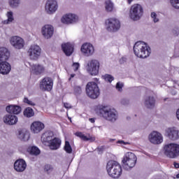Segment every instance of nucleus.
Instances as JSON below:
<instances>
[{"label": "nucleus", "mask_w": 179, "mask_h": 179, "mask_svg": "<svg viewBox=\"0 0 179 179\" xmlns=\"http://www.w3.org/2000/svg\"><path fill=\"white\" fill-rule=\"evenodd\" d=\"M43 170L47 174H50V173L54 171V167H52L51 164H45L43 167Z\"/></svg>", "instance_id": "4c0bfd02"}, {"label": "nucleus", "mask_w": 179, "mask_h": 179, "mask_svg": "<svg viewBox=\"0 0 179 179\" xmlns=\"http://www.w3.org/2000/svg\"><path fill=\"white\" fill-rule=\"evenodd\" d=\"M64 150L66 153H72V146L68 141H65Z\"/></svg>", "instance_id": "58836bf2"}, {"label": "nucleus", "mask_w": 179, "mask_h": 179, "mask_svg": "<svg viewBox=\"0 0 179 179\" xmlns=\"http://www.w3.org/2000/svg\"><path fill=\"white\" fill-rule=\"evenodd\" d=\"M29 131L27 129H18V135H28Z\"/></svg>", "instance_id": "79ce46f5"}, {"label": "nucleus", "mask_w": 179, "mask_h": 179, "mask_svg": "<svg viewBox=\"0 0 179 179\" xmlns=\"http://www.w3.org/2000/svg\"><path fill=\"white\" fill-rule=\"evenodd\" d=\"M156 104V99L153 96H147L144 99V106L146 108H155Z\"/></svg>", "instance_id": "412c9836"}, {"label": "nucleus", "mask_w": 179, "mask_h": 179, "mask_svg": "<svg viewBox=\"0 0 179 179\" xmlns=\"http://www.w3.org/2000/svg\"><path fill=\"white\" fill-rule=\"evenodd\" d=\"M85 69L91 76H97L100 70V62L97 59H91L87 62Z\"/></svg>", "instance_id": "423d86ee"}, {"label": "nucleus", "mask_w": 179, "mask_h": 179, "mask_svg": "<svg viewBox=\"0 0 179 179\" xmlns=\"http://www.w3.org/2000/svg\"><path fill=\"white\" fill-rule=\"evenodd\" d=\"M136 155L134 152H127L122 159L123 167L125 170H131L136 164Z\"/></svg>", "instance_id": "20e7f679"}, {"label": "nucleus", "mask_w": 179, "mask_h": 179, "mask_svg": "<svg viewBox=\"0 0 179 179\" xmlns=\"http://www.w3.org/2000/svg\"><path fill=\"white\" fill-rule=\"evenodd\" d=\"M10 57V52L6 47L0 48V62L8 61Z\"/></svg>", "instance_id": "5701e85b"}, {"label": "nucleus", "mask_w": 179, "mask_h": 179, "mask_svg": "<svg viewBox=\"0 0 179 179\" xmlns=\"http://www.w3.org/2000/svg\"><path fill=\"white\" fill-rule=\"evenodd\" d=\"M31 72L34 75H41L44 72V67L41 64H33L31 66Z\"/></svg>", "instance_id": "bb28decb"}, {"label": "nucleus", "mask_w": 179, "mask_h": 179, "mask_svg": "<svg viewBox=\"0 0 179 179\" xmlns=\"http://www.w3.org/2000/svg\"><path fill=\"white\" fill-rule=\"evenodd\" d=\"M24 103H26L28 106H36V103L33 101H30L27 97L24 98Z\"/></svg>", "instance_id": "a19ab883"}, {"label": "nucleus", "mask_w": 179, "mask_h": 179, "mask_svg": "<svg viewBox=\"0 0 179 179\" xmlns=\"http://www.w3.org/2000/svg\"><path fill=\"white\" fill-rule=\"evenodd\" d=\"M45 9L48 15L55 13L57 9H58V3L57 2V0H48L45 6Z\"/></svg>", "instance_id": "ddd939ff"}, {"label": "nucleus", "mask_w": 179, "mask_h": 179, "mask_svg": "<svg viewBox=\"0 0 179 179\" xmlns=\"http://www.w3.org/2000/svg\"><path fill=\"white\" fill-rule=\"evenodd\" d=\"M64 106L65 108H72V106H71V104H69L68 103H64Z\"/></svg>", "instance_id": "8fccbe9b"}, {"label": "nucleus", "mask_w": 179, "mask_h": 179, "mask_svg": "<svg viewBox=\"0 0 179 179\" xmlns=\"http://www.w3.org/2000/svg\"><path fill=\"white\" fill-rule=\"evenodd\" d=\"M128 3H131L132 2V0H127Z\"/></svg>", "instance_id": "13d9d810"}, {"label": "nucleus", "mask_w": 179, "mask_h": 179, "mask_svg": "<svg viewBox=\"0 0 179 179\" xmlns=\"http://www.w3.org/2000/svg\"><path fill=\"white\" fill-rule=\"evenodd\" d=\"M168 138L171 141H177L179 139V135H168Z\"/></svg>", "instance_id": "49530a36"}, {"label": "nucleus", "mask_w": 179, "mask_h": 179, "mask_svg": "<svg viewBox=\"0 0 179 179\" xmlns=\"http://www.w3.org/2000/svg\"><path fill=\"white\" fill-rule=\"evenodd\" d=\"M21 0H8V4L13 9H16L20 6Z\"/></svg>", "instance_id": "473e14b6"}, {"label": "nucleus", "mask_w": 179, "mask_h": 179, "mask_svg": "<svg viewBox=\"0 0 179 179\" xmlns=\"http://www.w3.org/2000/svg\"><path fill=\"white\" fill-rule=\"evenodd\" d=\"M133 50L135 55L138 58H148L150 55V47L143 41L136 42Z\"/></svg>", "instance_id": "f03ea898"}, {"label": "nucleus", "mask_w": 179, "mask_h": 179, "mask_svg": "<svg viewBox=\"0 0 179 179\" xmlns=\"http://www.w3.org/2000/svg\"><path fill=\"white\" fill-rule=\"evenodd\" d=\"M90 121L93 124L94 122V118H90Z\"/></svg>", "instance_id": "6e6d98bb"}, {"label": "nucleus", "mask_w": 179, "mask_h": 179, "mask_svg": "<svg viewBox=\"0 0 179 179\" xmlns=\"http://www.w3.org/2000/svg\"><path fill=\"white\" fill-rule=\"evenodd\" d=\"M106 30L114 33L118 31L121 27V23L117 18H110L106 22Z\"/></svg>", "instance_id": "1a4fd4ad"}, {"label": "nucleus", "mask_w": 179, "mask_h": 179, "mask_svg": "<svg viewBox=\"0 0 179 179\" xmlns=\"http://www.w3.org/2000/svg\"><path fill=\"white\" fill-rule=\"evenodd\" d=\"M12 71V66L6 61L0 62V73L8 75Z\"/></svg>", "instance_id": "dca6fc26"}, {"label": "nucleus", "mask_w": 179, "mask_h": 179, "mask_svg": "<svg viewBox=\"0 0 179 179\" xmlns=\"http://www.w3.org/2000/svg\"><path fill=\"white\" fill-rule=\"evenodd\" d=\"M62 48L67 57H71L73 53V45L70 43L62 44Z\"/></svg>", "instance_id": "393cba45"}, {"label": "nucleus", "mask_w": 179, "mask_h": 179, "mask_svg": "<svg viewBox=\"0 0 179 179\" xmlns=\"http://www.w3.org/2000/svg\"><path fill=\"white\" fill-rule=\"evenodd\" d=\"M24 115L27 118H31V117H34V110L33 108L28 107L24 110Z\"/></svg>", "instance_id": "7c9ffc66"}, {"label": "nucleus", "mask_w": 179, "mask_h": 179, "mask_svg": "<svg viewBox=\"0 0 179 179\" xmlns=\"http://www.w3.org/2000/svg\"><path fill=\"white\" fill-rule=\"evenodd\" d=\"M3 122L8 125H15L17 123V117L12 114H7L3 116Z\"/></svg>", "instance_id": "a211bd4d"}, {"label": "nucleus", "mask_w": 179, "mask_h": 179, "mask_svg": "<svg viewBox=\"0 0 179 179\" xmlns=\"http://www.w3.org/2000/svg\"><path fill=\"white\" fill-rule=\"evenodd\" d=\"M169 3L172 8L179 9V0H170Z\"/></svg>", "instance_id": "ea45409f"}, {"label": "nucleus", "mask_w": 179, "mask_h": 179, "mask_svg": "<svg viewBox=\"0 0 179 179\" xmlns=\"http://www.w3.org/2000/svg\"><path fill=\"white\" fill-rule=\"evenodd\" d=\"M10 44L15 50H22L24 47V40L18 36H14L10 38Z\"/></svg>", "instance_id": "f8f14e48"}, {"label": "nucleus", "mask_w": 179, "mask_h": 179, "mask_svg": "<svg viewBox=\"0 0 179 179\" xmlns=\"http://www.w3.org/2000/svg\"><path fill=\"white\" fill-rule=\"evenodd\" d=\"M42 142H45V143H49V148L52 149V150H57V149H59L61 146V139L59 138H51V136H44L43 135L41 138Z\"/></svg>", "instance_id": "6e6552de"}, {"label": "nucleus", "mask_w": 179, "mask_h": 179, "mask_svg": "<svg viewBox=\"0 0 179 179\" xmlns=\"http://www.w3.org/2000/svg\"><path fill=\"white\" fill-rule=\"evenodd\" d=\"M105 9L106 12H113L114 3H112L111 0H106L105 1Z\"/></svg>", "instance_id": "2f4dec72"}, {"label": "nucleus", "mask_w": 179, "mask_h": 179, "mask_svg": "<svg viewBox=\"0 0 179 179\" xmlns=\"http://www.w3.org/2000/svg\"><path fill=\"white\" fill-rule=\"evenodd\" d=\"M74 92L76 94H80L82 93V87L80 86H76L74 87Z\"/></svg>", "instance_id": "a18cd8bd"}, {"label": "nucleus", "mask_w": 179, "mask_h": 179, "mask_svg": "<svg viewBox=\"0 0 179 179\" xmlns=\"http://www.w3.org/2000/svg\"><path fill=\"white\" fill-rule=\"evenodd\" d=\"M126 136V140H119L117 141V143L120 145H130L131 144V139H129V137L128 136Z\"/></svg>", "instance_id": "e433bc0d"}, {"label": "nucleus", "mask_w": 179, "mask_h": 179, "mask_svg": "<svg viewBox=\"0 0 179 179\" xmlns=\"http://www.w3.org/2000/svg\"><path fill=\"white\" fill-rule=\"evenodd\" d=\"M76 22H78V16L74 14H67L62 18V23L64 24H71V23H75Z\"/></svg>", "instance_id": "f3484780"}, {"label": "nucleus", "mask_w": 179, "mask_h": 179, "mask_svg": "<svg viewBox=\"0 0 179 179\" xmlns=\"http://www.w3.org/2000/svg\"><path fill=\"white\" fill-rule=\"evenodd\" d=\"M44 124L41 122H34L31 124V131L33 132V134H38L39 132H41L44 129Z\"/></svg>", "instance_id": "aec40b11"}, {"label": "nucleus", "mask_w": 179, "mask_h": 179, "mask_svg": "<svg viewBox=\"0 0 179 179\" xmlns=\"http://www.w3.org/2000/svg\"><path fill=\"white\" fill-rule=\"evenodd\" d=\"M150 135H162V134L159 133L157 131H153Z\"/></svg>", "instance_id": "3c124183"}, {"label": "nucleus", "mask_w": 179, "mask_h": 179, "mask_svg": "<svg viewBox=\"0 0 179 179\" xmlns=\"http://www.w3.org/2000/svg\"><path fill=\"white\" fill-rule=\"evenodd\" d=\"M73 69L75 71H78L79 69L80 64L78 62L73 63L72 65Z\"/></svg>", "instance_id": "de8ad7c7"}, {"label": "nucleus", "mask_w": 179, "mask_h": 179, "mask_svg": "<svg viewBox=\"0 0 179 179\" xmlns=\"http://www.w3.org/2000/svg\"><path fill=\"white\" fill-rule=\"evenodd\" d=\"M45 134H47L48 135H54V133H52V131H48L45 132Z\"/></svg>", "instance_id": "864d4df0"}, {"label": "nucleus", "mask_w": 179, "mask_h": 179, "mask_svg": "<svg viewBox=\"0 0 179 179\" xmlns=\"http://www.w3.org/2000/svg\"><path fill=\"white\" fill-rule=\"evenodd\" d=\"M85 90L86 94L90 99H97L100 96V88L95 82L87 83Z\"/></svg>", "instance_id": "39448f33"}, {"label": "nucleus", "mask_w": 179, "mask_h": 179, "mask_svg": "<svg viewBox=\"0 0 179 179\" xmlns=\"http://www.w3.org/2000/svg\"><path fill=\"white\" fill-rule=\"evenodd\" d=\"M80 137L84 142H94L96 141V137L93 135H77Z\"/></svg>", "instance_id": "c85d7f7f"}, {"label": "nucleus", "mask_w": 179, "mask_h": 179, "mask_svg": "<svg viewBox=\"0 0 179 179\" xmlns=\"http://www.w3.org/2000/svg\"><path fill=\"white\" fill-rule=\"evenodd\" d=\"M72 78H75V74H71L70 78H69V80H71Z\"/></svg>", "instance_id": "5fc2aeb1"}, {"label": "nucleus", "mask_w": 179, "mask_h": 179, "mask_svg": "<svg viewBox=\"0 0 179 179\" xmlns=\"http://www.w3.org/2000/svg\"><path fill=\"white\" fill-rule=\"evenodd\" d=\"M27 54L30 59L36 61L41 55V48L38 45H31L28 49Z\"/></svg>", "instance_id": "9d476101"}, {"label": "nucleus", "mask_w": 179, "mask_h": 179, "mask_svg": "<svg viewBox=\"0 0 179 179\" xmlns=\"http://www.w3.org/2000/svg\"><path fill=\"white\" fill-rule=\"evenodd\" d=\"M151 17H152L154 23H157V22H159V19L157 18V14H156V13H155V12L152 13Z\"/></svg>", "instance_id": "37998d69"}, {"label": "nucleus", "mask_w": 179, "mask_h": 179, "mask_svg": "<svg viewBox=\"0 0 179 179\" xmlns=\"http://www.w3.org/2000/svg\"><path fill=\"white\" fill-rule=\"evenodd\" d=\"M102 79H103V80H105L106 82L111 83V82L114 80V77L110 74H105L102 76Z\"/></svg>", "instance_id": "c9c22d12"}, {"label": "nucleus", "mask_w": 179, "mask_h": 179, "mask_svg": "<svg viewBox=\"0 0 179 179\" xmlns=\"http://www.w3.org/2000/svg\"><path fill=\"white\" fill-rule=\"evenodd\" d=\"M122 87H124V84L122 83H117L116 84V89L119 92H122Z\"/></svg>", "instance_id": "c03bdc74"}, {"label": "nucleus", "mask_w": 179, "mask_h": 179, "mask_svg": "<svg viewBox=\"0 0 179 179\" xmlns=\"http://www.w3.org/2000/svg\"><path fill=\"white\" fill-rule=\"evenodd\" d=\"M173 166L175 169H179V164L177 162H173Z\"/></svg>", "instance_id": "603ef678"}, {"label": "nucleus", "mask_w": 179, "mask_h": 179, "mask_svg": "<svg viewBox=\"0 0 179 179\" xmlns=\"http://www.w3.org/2000/svg\"><path fill=\"white\" fill-rule=\"evenodd\" d=\"M165 134L166 135H178V129L176 127H168L165 129Z\"/></svg>", "instance_id": "c756f323"}, {"label": "nucleus", "mask_w": 179, "mask_h": 179, "mask_svg": "<svg viewBox=\"0 0 179 179\" xmlns=\"http://www.w3.org/2000/svg\"><path fill=\"white\" fill-rule=\"evenodd\" d=\"M122 59H125L124 58H122Z\"/></svg>", "instance_id": "052dcab7"}, {"label": "nucleus", "mask_w": 179, "mask_h": 179, "mask_svg": "<svg viewBox=\"0 0 179 179\" xmlns=\"http://www.w3.org/2000/svg\"><path fill=\"white\" fill-rule=\"evenodd\" d=\"M164 155L169 159H177L179 157V144L171 143L164 145Z\"/></svg>", "instance_id": "7ed1b4c3"}, {"label": "nucleus", "mask_w": 179, "mask_h": 179, "mask_svg": "<svg viewBox=\"0 0 179 179\" xmlns=\"http://www.w3.org/2000/svg\"><path fill=\"white\" fill-rule=\"evenodd\" d=\"M114 170V171L110 172V177H112V178H119L122 174V167L120 163L117 162V164L115 165Z\"/></svg>", "instance_id": "4be33fe9"}, {"label": "nucleus", "mask_w": 179, "mask_h": 179, "mask_svg": "<svg viewBox=\"0 0 179 179\" xmlns=\"http://www.w3.org/2000/svg\"><path fill=\"white\" fill-rule=\"evenodd\" d=\"M27 138L25 139L24 138H26V135H22V136H20V139H21V141H23L24 142H26V141H29V138H30V136H27Z\"/></svg>", "instance_id": "09e8293b"}, {"label": "nucleus", "mask_w": 179, "mask_h": 179, "mask_svg": "<svg viewBox=\"0 0 179 179\" xmlns=\"http://www.w3.org/2000/svg\"><path fill=\"white\" fill-rule=\"evenodd\" d=\"M148 139L154 145H160L163 142V136L162 135H151L149 136Z\"/></svg>", "instance_id": "a878e982"}, {"label": "nucleus", "mask_w": 179, "mask_h": 179, "mask_svg": "<svg viewBox=\"0 0 179 179\" xmlns=\"http://www.w3.org/2000/svg\"><path fill=\"white\" fill-rule=\"evenodd\" d=\"M122 104H125V103L124 102V100L122 101Z\"/></svg>", "instance_id": "bf43d9fd"}, {"label": "nucleus", "mask_w": 179, "mask_h": 179, "mask_svg": "<svg viewBox=\"0 0 179 179\" xmlns=\"http://www.w3.org/2000/svg\"><path fill=\"white\" fill-rule=\"evenodd\" d=\"M80 51L85 57H92L94 54V46L90 43H85L82 45Z\"/></svg>", "instance_id": "4468645a"}, {"label": "nucleus", "mask_w": 179, "mask_h": 179, "mask_svg": "<svg viewBox=\"0 0 179 179\" xmlns=\"http://www.w3.org/2000/svg\"><path fill=\"white\" fill-rule=\"evenodd\" d=\"M6 16L8 19L3 22V24H9L10 23H12V22L14 20L13 13L12 11H8Z\"/></svg>", "instance_id": "72a5a7b5"}, {"label": "nucleus", "mask_w": 179, "mask_h": 179, "mask_svg": "<svg viewBox=\"0 0 179 179\" xmlns=\"http://www.w3.org/2000/svg\"><path fill=\"white\" fill-rule=\"evenodd\" d=\"M75 135H82V133L78 131V132H76V133L75 134Z\"/></svg>", "instance_id": "4d7b16f0"}, {"label": "nucleus", "mask_w": 179, "mask_h": 179, "mask_svg": "<svg viewBox=\"0 0 179 179\" xmlns=\"http://www.w3.org/2000/svg\"><path fill=\"white\" fill-rule=\"evenodd\" d=\"M29 153L34 156H38V155H40V149L36 146H32L30 148Z\"/></svg>", "instance_id": "f704fd0d"}, {"label": "nucleus", "mask_w": 179, "mask_h": 179, "mask_svg": "<svg viewBox=\"0 0 179 179\" xmlns=\"http://www.w3.org/2000/svg\"><path fill=\"white\" fill-rule=\"evenodd\" d=\"M143 16V8L140 4H134L131 6L129 17L131 20H139Z\"/></svg>", "instance_id": "0eeeda50"}, {"label": "nucleus", "mask_w": 179, "mask_h": 179, "mask_svg": "<svg viewBox=\"0 0 179 179\" xmlns=\"http://www.w3.org/2000/svg\"><path fill=\"white\" fill-rule=\"evenodd\" d=\"M69 120H71V118H70V117H69Z\"/></svg>", "instance_id": "680f3d73"}, {"label": "nucleus", "mask_w": 179, "mask_h": 179, "mask_svg": "<svg viewBox=\"0 0 179 179\" xmlns=\"http://www.w3.org/2000/svg\"><path fill=\"white\" fill-rule=\"evenodd\" d=\"M99 113L104 120L110 122H115L118 120V112L109 106H101Z\"/></svg>", "instance_id": "f257e3e1"}, {"label": "nucleus", "mask_w": 179, "mask_h": 179, "mask_svg": "<svg viewBox=\"0 0 179 179\" xmlns=\"http://www.w3.org/2000/svg\"><path fill=\"white\" fill-rule=\"evenodd\" d=\"M117 164H118V162L117 161H114V160H110L109 162H108L107 165H106V170H107V173L108 174V176H110V172L113 171V173H115V170L114 168L115 167V166H117Z\"/></svg>", "instance_id": "cd10ccee"}, {"label": "nucleus", "mask_w": 179, "mask_h": 179, "mask_svg": "<svg viewBox=\"0 0 179 179\" xmlns=\"http://www.w3.org/2000/svg\"><path fill=\"white\" fill-rule=\"evenodd\" d=\"M53 85L54 82L52 81V78L45 77L40 83V89L43 92H51Z\"/></svg>", "instance_id": "9b49d317"}, {"label": "nucleus", "mask_w": 179, "mask_h": 179, "mask_svg": "<svg viewBox=\"0 0 179 179\" xmlns=\"http://www.w3.org/2000/svg\"><path fill=\"white\" fill-rule=\"evenodd\" d=\"M26 167H27V164H26V161L24 159H17L14 163V169L15 171L22 173V171L26 170Z\"/></svg>", "instance_id": "6ab92c4d"}, {"label": "nucleus", "mask_w": 179, "mask_h": 179, "mask_svg": "<svg viewBox=\"0 0 179 179\" xmlns=\"http://www.w3.org/2000/svg\"><path fill=\"white\" fill-rule=\"evenodd\" d=\"M41 33L44 38H51L54 34V27L52 25L46 24L42 27Z\"/></svg>", "instance_id": "2eb2a0df"}, {"label": "nucleus", "mask_w": 179, "mask_h": 179, "mask_svg": "<svg viewBox=\"0 0 179 179\" xmlns=\"http://www.w3.org/2000/svg\"><path fill=\"white\" fill-rule=\"evenodd\" d=\"M6 111H7L8 114H20L22 112V107L17 105H9L6 106Z\"/></svg>", "instance_id": "b1692460"}]
</instances>
